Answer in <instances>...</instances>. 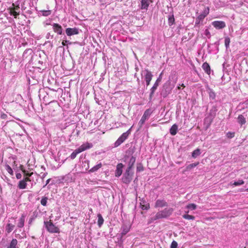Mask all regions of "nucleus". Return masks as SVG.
Returning <instances> with one entry per match:
<instances>
[{
  "label": "nucleus",
  "mask_w": 248,
  "mask_h": 248,
  "mask_svg": "<svg viewBox=\"0 0 248 248\" xmlns=\"http://www.w3.org/2000/svg\"><path fill=\"white\" fill-rule=\"evenodd\" d=\"M230 43V38L229 37H226L225 38V45L227 49L229 47Z\"/></svg>",
  "instance_id": "obj_39"
},
{
  "label": "nucleus",
  "mask_w": 248,
  "mask_h": 248,
  "mask_svg": "<svg viewBox=\"0 0 248 248\" xmlns=\"http://www.w3.org/2000/svg\"><path fill=\"white\" fill-rule=\"evenodd\" d=\"M162 79V73L160 74L159 77L157 78L155 83H154L153 87L151 88L150 90V93L149 95V100L151 101L152 99L153 96H154V93L156 90L157 89V87L159 85V83L160 82Z\"/></svg>",
  "instance_id": "obj_5"
},
{
  "label": "nucleus",
  "mask_w": 248,
  "mask_h": 248,
  "mask_svg": "<svg viewBox=\"0 0 248 248\" xmlns=\"http://www.w3.org/2000/svg\"><path fill=\"white\" fill-rule=\"evenodd\" d=\"M24 221H25V217L24 216H22L19 220V222L17 224V227L19 228H22L24 226Z\"/></svg>",
  "instance_id": "obj_26"
},
{
  "label": "nucleus",
  "mask_w": 248,
  "mask_h": 248,
  "mask_svg": "<svg viewBox=\"0 0 248 248\" xmlns=\"http://www.w3.org/2000/svg\"><path fill=\"white\" fill-rule=\"evenodd\" d=\"M136 161V157L134 156H131V157L129 159V160L128 162V167L127 169L129 170H132L133 166L135 163Z\"/></svg>",
  "instance_id": "obj_17"
},
{
  "label": "nucleus",
  "mask_w": 248,
  "mask_h": 248,
  "mask_svg": "<svg viewBox=\"0 0 248 248\" xmlns=\"http://www.w3.org/2000/svg\"><path fill=\"white\" fill-rule=\"evenodd\" d=\"M151 110L150 109H146L144 112L143 115H142L140 120L139 123V128H140L146 120H147L151 114Z\"/></svg>",
  "instance_id": "obj_7"
},
{
  "label": "nucleus",
  "mask_w": 248,
  "mask_h": 248,
  "mask_svg": "<svg viewBox=\"0 0 248 248\" xmlns=\"http://www.w3.org/2000/svg\"><path fill=\"white\" fill-rule=\"evenodd\" d=\"M22 175L20 173H17L16 174V177L17 179H20L21 178Z\"/></svg>",
  "instance_id": "obj_51"
},
{
  "label": "nucleus",
  "mask_w": 248,
  "mask_h": 248,
  "mask_svg": "<svg viewBox=\"0 0 248 248\" xmlns=\"http://www.w3.org/2000/svg\"><path fill=\"white\" fill-rule=\"evenodd\" d=\"M196 205L194 203H190L187 205V208L191 210H195L196 208Z\"/></svg>",
  "instance_id": "obj_42"
},
{
  "label": "nucleus",
  "mask_w": 248,
  "mask_h": 248,
  "mask_svg": "<svg viewBox=\"0 0 248 248\" xmlns=\"http://www.w3.org/2000/svg\"><path fill=\"white\" fill-rule=\"evenodd\" d=\"M53 38V35H51L50 33L49 32H48L46 35V38L47 39H49V38Z\"/></svg>",
  "instance_id": "obj_50"
},
{
  "label": "nucleus",
  "mask_w": 248,
  "mask_h": 248,
  "mask_svg": "<svg viewBox=\"0 0 248 248\" xmlns=\"http://www.w3.org/2000/svg\"><path fill=\"white\" fill-rule=\"evenodd\" d=\"M177 89H179V90H180V87L179 86H178L177 87Z\"/></svg>",
  "instance_id": "obj_60"
},
{
  "label": "nucleus",
  "mask_w": 248,
  "mask_h": 248,
  "mask_svg": "<svg viewBox=\"0 0 248 248\" xmlns=\"http://www.w3.org/2000/svg\"><path fill=\"white\" fill-rule=\"evenodd\" d=\"M5 169L8 172V173H9L11 175H13V171L11 167L9 165H5Z\"/></svg>",
  "instance_id": "obj_36"
},
{
  "label": "nucleus",
  "mask_w": 248,
  "mask_h": 248,
  "mask_svg": "<svg viewBox=\"0 0 248 248\" xmlns=\"http://www.w3.org/2000/svg\"><path fill=\"white\" fill-rule=\"evenodd\" d=\"M133 174L134 172L132 170L126 169L122 178L123 183L126 184L130 183L132 179Z\"/></svg>",
  "instance_id": "obj_4"
},
{
  "label": "nucleus",
  "mask_w": 248,
  "mask_h": 248,
  "mask_svg": "<svg viewBox=\"0 0 248 248\" xmlns=\"http://www.w3.org/2000/svg\"><path fill=\"white\" fill-rule=\"evenodd\" d=\"M100 2H103V0H100ZM101 5H104V3H101Z\"/></svg>",
  "instance_id": "obj_58"
},
{
  "label": "nucleus",
  "mask_w": 248,
  "mask_h": 248,
  "mask_svg": "<svg viewBox=\"0 0 248 248\" xmlns=\"http://www.w3.org/2000/svg\"><path fill=\"white\" fill-rule=\"evenodd\" d=\"M183 217L184 218L188 219V220H190V219L193 220L195 219V217H194L193 216L188 215V214L184 215L183 216Z\"/></svg>",
  "instance_id": "obj_37"
},
{
  "label": "nucleus",
  "mask_w": 248,
  "mask_h": 248,
  "mask_svg": "<svg viewBox=\"0 0 248 248\" xmlns=\"http://www.w3.org/2000/svg\"><path fill=\"white\" fill-rule=\"evenodd\" d=\"M244 184V181L243 180H239L237 181L234 182L232 185L235 186H240Z\"/></svg>",
  "instance_id": "obj_38"
},
{
  "label": "nucleus",
  "mask_w": 248,
  "mask_h": 248,
  "mask_svg": "<svg viewBox=\"0 0 248 248\" xmlns=\"http://www.w3.org/2000/svg\"><path fill=\"white\" fill-rule=\"evenodd\" d=\"M173 85H171L170 80L167 81L163 85L160 94L163 98H166L171 92Z\"/></svg>",
  "instance_id": "obj_2"
},
{
  "label": "nucleus",
  "mask_w": 248,
  "mask_h": 248,
  "mask_svg": "<svg viewBox=\"0 0 248 248\" xmlns=\"http://www.w3.org/2000/svg\"><path fill=\"white\" fill-rule=\"evenodd\" d=\"M71 43H72L69 42V41L65 40H63V41L62 43V46H64L67 45L68 44H71Z\"/></svg>",
  "instance_id": "obj_47"
},
{
  "label": "nucleus",
  "mask_w": 248,
  "mask_h": 248,
  "mask_svg": "<svg viewBox=\"0 0 248 248\" xmlns=\"http://www.w3.org/2000/svg\"><path fill=\"white\" fill-rule=\"evenodd\" d=\"M152 2V0H141L140 9L147 10L149 5Z\"/></svg>",
  "instance_id": "obj_12"
},
{
  "label": "nucleus",
  "mask_w": 248,
  "mask_h": 248,
  "mask_svg": "<svg viewBox=\"0 0 248 248\" xmlns=\"http://www.w3.org/2000/svg\"><path fill=\"white\" fill-rule=\"evenodd\" d=\"M245 191H248V188H247V189L245 190Z\"/></svg>",
  "instance_id": "obj_62"
},
{
  "label": "nucleus",
  "mask_w": 248,
  "mask_h": 248,
  "mask_svg": "<svg viewBox=\"0 0 248 248\" xmlns=\"http://www.w3.org/2000/svg\"><path fill=\"white\" fill-rule=\"evenodd\" d=\"M235 133L234 132H228L226 136L229 139H232L234 137Z\"/></svg>",
  "instance_id": "obj_44"
},
{
  "label": "nucleus",
  "mask_w": 248,
  "mask_h": 248,
  "mask_svg": "<svg viewBox=\"0 0 248 248\" xmlns=\"http://www.w3.org/2000/svg\"><path fill=\"white\" fill-rule=\"evenodd\" d=\"M15 228V225L11 224L8 223L6 226V230L7 232L9 233L11 232Z\"/></svg>",
  "instance_id": "obj_31"
},
{
  "label": "nucleus",
  "mask_w": 248,
  "mask_h": 248,
  "mask_svg": "<svg viewBox=\"0 0 248 248\" xmlns=\"http://www.w3.org/2000/svg\"><path fill=\"white\" fill-rule=\"evenodd\" d=\"M143 170V167L141 163L138 164L137 167V171L140 172Z\"/></svg>",
  "instance_id": "obj_43"
},
{
  "label": "nucleus",
  "mask_w": 248,
  "mask_h": 248,
  "mask_svg": "<svg viewBox=\"0 0 248 248\" xmlns=\"http://www.w3.org/2000/svg\"><path fill=\"white\" fill-rule=\"evenodd\" d=\"M80 153V151L78 149L75 150L70 155V158L72 159H74V158H76L77 155Z\"/></svg>",
  "instance_id": "obj_32"
},
{
  "label": "nucleus",
  "mask_w": 248,
  "mask_h": 248,
  "mask_svg": "<svg viewBox=\"0 0 248 248\" xmlns=\"http://www.w3.org/2000/svg\"><path fill=\"white\" fill-rule=\"evenodd\" d=\"M124 165L122 163H119L117 165V168L115 172V176L119 177L121 175L123 172V168Z\"/></svg>",
  "instance_id": "obj_16"
},
{
  "label": "nucleus",
  "mask_w": 248,
  "mask_h": 248,
  "mask_svg": "<svg viewBox=\"0 0 248 248\" xmlns=\"http://www.w3.org/2000/svg\"><path fill=\"white\" fill-rule=\"evenodd\" d=\"M50 179H48V180H46V185L44 186V187H45V186H46L50 182Z\"/></svg>",
  "instance_id": "obj_53"
},
{
  "label": "nucleus",
  "mask_w": 248,
  "mask_h": 248,
  "mask_svg": "<svg viewBox=\"0 0 248 248\" xmlns=\"http://www.w3.org/2000/svg\"><path fill=\"white\" fill-rule=\"evenodd\" d=\"M65 33L68 36L77 35L79 33V29L77 28H68L65 30Z\"/></svg>",
  "instance_id": "obj_9"
},
{
  "label": "nucleus",
  "mask_w": 248,
  "mask_h": 248,
  "mask_svg": "<svg viewBox=\"0 0 248 248\" xmlns=\"http://www.w3.org/2000/svg\"><path fill=\"white\" fill-rule=\"evenodd\" d=\"M212 25L217 30H221L226 27V23L223 21H214L212 22Z\"/></svg>",
  "instance_id": "obj_8"
},
{
  "label": "nucleus",
  "mask_w": 248,
  "mask_h": 248,
  "mask_svg": "<svg viewBox=\"0 0 248 248\" xmlns=\"http://www.w3.org/2000/svg\"><path fill=\"white\" fill-rule=\"evenodd\" d=\"M98 217V225L99 227H101L104 223V219L100 214L97 215Z\"/></svg>",
  "instance_id": "obj_24"
},
{
  "label": "nucleus",
  "mask_w": 248,
  "mask_h": 248,
  "mask_svg": "<svg viewBox=\"0 0 248 248\" xmlns=\"http://www.w3.org/2000/svg\"><path fill=\"white\" fill-rule=\"evenodd\" d=\"M49 43L50 44V46H51V47H52V46H53L52 43H51L50 42V41H48L47 42H46V43Z\"/></svg>",
  "instance_id": "obj_57"
},
{
  "label": "nucleus",
  "mask_w": 248,
  "mask_h": 248,
  "mask_svg": "<svg viewBox=\"0 0 248 248\" xmlns=\"http://www.w3.org/2000/svg\"><path fill=\"white\" fill-rule=\"evenodd\" d=\"M47 199L46 197H43L41 200V204L43 206H46Z\"/></svg>",
  "instance_id": "obj_41"
},
{
  "label": "nucleus",
  "mask_w": 248,
  "mask_h": 248,
  "mask_svg": "<svg viewBox=\"0 0 248 248\" xmlns=\"http://www.w3.org/2000/svg\"><path fill=\"white\" fill-rule=\"evenodd\" d=\"M209 8L208 7L203 11L202 13L201 14V15L203 16V17L205 18L209 14Z\"/></svg>",
  "instance_id": "obj_40"
},
{
  "label": "nucleus",
  "mask_w": 248,
  "mask_h": 248,
  "mask_svg": "<svg viewBox=\"0 0 248 248\" xmlns=\"http://www.w3.org/2000/svg\"><path fill=\"white\" fill-rule=\"evenodd\" d=\"M201 151L199 149L195 150L192 153V157L195 158L201 154Z\"/></svg>",
  "instance_id": "obj_30"
},
{
  "label": "nucleus",
  "mask_w": 248,
  "mask_h": 248,
  "mask_svg": "<svg viewBox=\"0 0 248 248\" xmlns=\"http://www.w3.org/2000/svg\"><path fill=\"white\" fill-rule=\"evenodd\" d=\"M21 170L24 173V175L25 177H28L31 176V175L33 174V172L29 173L27 172L25 170L23 169V167L22 165H21L20 166Z\"/></svg>",
  "instance_id": "obj_28"
},
{
  "label": "nucleus",
  "mask_w": 248,
  "mask_h": 248,
  "mask_svg": "<svg viewBox=\"0 0 248 248\" xmlns=\"http://www.w3.org/2000/svg\"><path fill=\"white\" fill-rule=\"evenodd\" d=\"M92 144L89 143H86L81 145L78 149L80 152H83L87 149H90L92 147Z\"/></svg>",
  "instance_id": "obj_18"
},
{
  "label": "nucleus",
  "mask_w": 248,
  "mask_h": 248,
  "mask_svg": "<svg viewBox=\"0 0 248 248\" xmlns=\"http://www.w3.org/2000/svg\"><path fill=\"white\" fill-rule=\"evenodd\" d=\"M55 107L50 106L49 107V111L51 115H55Z\"/></svg>",
  "instance_id": "obj_45"
},
{
  "label": "nucleus",
  "mask_w": 248,
  "mask_h": 248,
  "mask_svg": "<svg viewBox=\"0 0 248 248\" xmlns=\"http://www.w3.org/2000/svg\"><path fill=\"white\" fill-rule=\"evenodd\" d=\"M208 93L210 99H211L212 100L215 99L216 94L212 89H209Z\"/></svg>",
  "instance_id": "obj_29"
},
{
  "label": "nucleus",
  "mask_w": 248,
  "mask_h": 248,
  "mask_svg": "<svg viewBox=\"0 0 248 248\" xmlns=\"http://www.w3.org/2000/svg\"><path fill=\"white\" fill-rule=\"evenodd\" d=\"M102 164L101 163L98 164L97 165L93 167L92 169L89 170L90 172H93L96 171L98 170H99L102 167Z\"/></svg>",
  "instance_id": "obj_25"
},
{
  "label": "nucleus",
  "mask_w": 248,
  "mask_h": 248,
  "mask_svg": "<svg viewBox=\"0 0 248 248\" xmlns=\"http://www.w3.org/2000/svg\"><path fill=\"white\" fill-rule=\"evenodd\" d=\"M31 181V179L28 177H24V179L20 181L18 184V187L19 189H25L27 187V182Z\"/></svg>",
  "instance_id": "obj_11"
},
{
  "label": "nucleus",
  "mask_w": 248,
  "mask_h": 248,
  "mask_svg": "<svg viewBox=\"0 0 248 248\" xmlns=\"http://www.w3.org/2000/svg\"><path fill=\"white\" fill-rule=\"evenodd\" d=\"M130 134V129L124 133L114 143L115 147H118L128 137Z\"/></svg>",
  "instance_id": "obj_6"
},
{
  "label": "nucleus",
  "mask_w": 248,
  "mask_h": 248,
  "mask_svg": "<svg viewBox=\"0 0 248 248\" xmlns=\"http://www.w3.org/2000/svg\"><path fill=\"white\" fill-rule=\"evenodd\" d=\"M143 73L144 74V78L145 81H151L153 76L151 72L149 71L148 69H145L144 71H142L141 75H142Z\"/></svg>",
  "instance_id": "obj_14"
},
{
  "label": "nucleus",
  "mask_w": 248,
  "mask_h": 248,
  "mask_svg": "<svg viewBox=\"0 0 248 248\" xmlns=\"http://www.w3.org/2000/svg\"><path fill=\"white\" fill-rule=\"evenodd\" d=\"M17 240L16 239H13L11 241L10 245L7 248H16Z\"/></svg>",
  "instance_id": "obj_23"
},
{
  "label": "nucleus",
  "mask_w": 248,
  "mask_h": 248,
  "mask_svg": "<svg viewBox=\"0 0 248 248\" xmlns=\"http://www.w3.org/2000/svg\"><path fill=\"white\" fill-rule=\"evenodd\" d=\"M47 174V172H45V173H43V174L42 175V179H44L46 176Z\"/></svg>",
  "instance_id": "obj_56"
},
{
  "label": "nucleus",
  "mask_w": 248,
  "mask_h": 248,
  "mask_svg": "<svg viewBox=\"0 0 248 248\" xmlns=\"http://www.w3.org/2000/svg\"><path fill=\"white\" fill-rule=\"evenodd\" d=\"M33 220V217H31L29 221V224H31L32 221V220Z\"/></svg>",
  "instance_id": "obj_55"
},
{
  "label": "nucleus",
  "mask_w": 248,
  "mask_h": 248,
  "mask_svg": "<svg viewBox=\"0 0 248 248\" xmlns=\"http://www.w3.org/2000/svg\"><path fill=\"white\" fill-rule=\"evenodd\" d=\"M145 81H146V86H148V85H149L151 81L150 80H149V81L146 80Z\"/></svg>",
  "instance_id": "obj_54"
},
{
  "label": "nucleus",
  "mask_w": 248,
  "mask_h": 248,
  "mask_svg": "<svg viewBox=\"0 0 248 248\" xmlns=\"http://www.w3.org/2000/svg\"><path fill=\"white\" fill-rule=\"evenodd\" d=\"M170 248H178V243L176 241L173 240L170 245Z\"/></svg>",
  "instance_id": "obj_46"
},
{
  "label": "nucleus",
  "mask_w": 248,
  "mask_h": 248,
  "mask_svg": "<svg viewBox=\"0 0 248 248\" xmlns=\"http://www.w3.org/2000/svg\"><path fill=\"white\" fill-rule=\"evenodd\" d=\"M121 230L122 231L121 234L122 236H124L129 231L130 227L128 225H124L122 227Z\"/></svg>",
  "instance_id": "obj_21"
},
{
  "label": "nucleus",
  "mask_w": 248,
  "mask_h": 248,
  "mask_svg": "<svg viewBox=\"0 0 248 248\" xmlns=\"http://www.w3.org/2000/svg\"><path fill=\"white\" fill-rule=\"evenodd\" d=\"M181 86H182V87H185V86L184 85V84H182Z\"/></svg>",
  "instance_id": "obj_59"
},
{
  "label": "nucleus",
  "mask_w": 248,
  "mask_h": 248,
  "mask_svg": "<svg viewBox=\"0 0 248 248\" xmlns=\"http://www.w3.org/2000/svg\"><path fill=\"white\" fill-rule=\"evenodd\" d=\"M178 130V125L176 124H174L172 125L170 129V132L172 136H174L176 134Z\"/></svg>",
  "instance_id": "obj_19"
},
{
  "label": "nucleus",
  "mask_w": 248,
  "mask_h": 248,
  "mask_svg": "<svg viewBox=\"0 0 248 248\" xmlns=\"http://www.w3.org/2000/svg\"><path fill=\"white\" fill-rule=\"evenodd\" d=\"M7 117V115L5 114H3L1 115V117L2 118V119H5L6 117Z\"/></svg>",
  "instance_id": "obj_52"
},
{
  "label": "nucleus",
  "mask_w": 248,
  "mask_h": 248,
  "mask_svg": "<svg viewBox=\"0 0 248 248\" xmlns=\"http://www.w3.org/2000/svg\"><path fill=\"white\" fill-rule=\"evenodd\" d=\"M40 13H41L43 16H47L50 15L51 13L50 10H41L39 11Z\"/></svg>",
  "instance_id": "obj_33"
},
{
  "label": "nucleus",
  "mask_w": 248,
  "mask_h": 248,
  "mask_svg": "<svg viewBox=\"0 0 248 248\" xmlns=\"http://www.w3.org/2000/svg\"><path fill=\"white\" fill-rule=\"evenodd\" d=\"M237 121H238V123L241 125L244 124L246 122L245 118L242 115H239L238 116V118H237Z\"/></svg>",
  "instance_id": "obj_22"
},
{
  "label": "nucleus",
  "mask_w": 248,
  "mask_h": 248,
  "mask_svg": "<svg viewBox=\"0 0 248 248\" xmlns=\"http://www.w3.org/2000/svg\"><path fill=\"white\" fill-rule=\"evenodd\" d=\"M240 191H244V189H241L240 190Z\"/></svg>",
  "instance_id": "obj_61"
},
{
  "label": "nucleus",
  "mask_w": 248,
  "mask_h": 248,
  "mask_svg": "<svg viewBox=\"0 0 248 248\" xmlns=\"http://www.w3.org/2000/svg\"><path fill=\"white\" fill-rule=\"evenodd\" d=\"M205 35L207 36L208 38H210V31H209V30L208 29H206L205 30Z\"/></svg>",
  "instance_id": "obj_49"
},
{
  "label": "nucleus",
  "mask_w": 248,
  "mask_h": 248,
  "mask_svg": "<svg viewBox=\"0 0 248 248\" xmlns=\"http://www.w3.org/2000/svg\"><path fill=\"white\" fill-rule=\"evenodd\" d=\"M204 18L203 16L201 15H200L196 19L195 21V25L197 26L200 24L201 22L202 21L203 19Z\"/></svg>",
  "instance_id": "obj_27"
},
{
  "label": "nucleus",
  "mask_w": 248,
  "mask_h": 248,
  "mask_svg": "<svg viewBox=\"0 0 248 248\" xmlns=\"http://www.w3.org/2000/svg\"><path fill=\"white\" fill-rule=\"evenodd\" d=\"M173 209L171 208H165L164 210L158 212L156 215L151 218V221H154L157 219L167 218L170 217L173 212Z\"/></svg>",
  "instance_id": "obj_1"
},
{
  "label": "nucleus",
  "mask_w": 248,
  "mask_h": 248,
  "mask_svg": "<svg viewBox=\"0 0 248 248\" xmlns=\"http://www.w3.org/2000/svg\"><path fill=\"white\" fill-rule=\"evenodd\" d=\"M174 17L173 15L170 16L168 18L169 25H172L174 23Z\"/></svg>",
  "instance_id": "obj_35"
},
{
  "label": "nucleus",
  "mask_w": 248,
  "mask_h": 248,
  "mask_svg": "<svg viewBox=\"0 0 248 248\" xmlns=\"http://www.w3.org/2000/svg\"><path fill=\"white\" fill-rule=\"evenodd\" d=\"M44 223V227L49 232L51 233L60 232L59 228L56 226L51 220L49 221H45Z\"/></svg>",
  "instance_id": "obj_3"
},
{
  "label": "nucleus",
  "mask_w": 248,
  "mask_h": 248,
  "mask_svg": "<svg viewBox=\"0 0 248 248\" xmlns=\"http://www.w3.org/2000/svg\"><path fill=\"white\" fill-rule=\"evenodd\" d=\"M199 164V162H195V163H192V164H190L189 165H188L187 167H186V170H191L192 168H194L195 167H196L197 166H198Z\"/></svg>",
  "instance_id": "obj_34"
},
{
  "label": "nucleus",
  "mask_w": 248,
  "mask_h": 248,
  "mask_svg": "<svg viewBox=\"0 0 248 248\" xmlns=\"http://www.w3.org/2000/svg\"><path fill=\"white\" fill-rule=\"evenodd\" d=\"M53 31L59 35L64 34L62 27L58 23L52 24Z\"/></svg>",
  "instance_id": "obj_10"
},
{
  "label": "nucleus",
  "mask_w": 248,
  "mask_h": 248,
  "mask_svg": "<svg viewBox=\"0 0 248 248\" xmlns=\"http://www.w3.org/2000/svg\"><path fill=\"white\" fill-rule=\"evenodd\" d=\"M10 15L14 16L15 18H16L17 16L19 15L16 12L13 11L10 12Z\"/></svg>",
  "instance_id": "obj_48"
},
{
  "label": "nucleus",
  "mask_w": 248,
  "mask_h": 248,
  "mask_svg": "<svg viewBox=\"0 0 248 248\" xmlns=\"http://www.w3.org/2000/svg\"><path fill=\"white\" fill-rule=\"evenodd\" d=\"M155 207H163L168 206V203L164 200H157L155 203Z\"/></svg>",
  "instance_id": "obj_13"
},
{
  "label": "nucleus",
  "mask_w": 248,
  "mask_h": 248,
  "mask_svg": "<svg viewBox=\"0 0 248 248\" xmlns=\"http://www.w3.org/2000/svg\"><path fill=\"white\" fill-rule=\"evenodd\" d=\"M140 207L142 210H147L149 209L150 206L149 203H148L145 200L143 199H140Z\"/></svg>",
  "instance_id": "obj_15"
},
{
  "label": "nucleus",
  "mask_w": 248,
  "mask_h": 248,
  "mask_svg": "<svg viewBox=\"0 0 248 248\" xmlns=\"http://www.w3.org/2000/svg\"><path fill=\"white\" fill-rule=\"evenodd\" d=\"M202 67L204 71L208 75L210 74V67L209 64L205 62L202 64Z\"/></svg>",
  "instance_id": "obj_20"
}]
</instances>
